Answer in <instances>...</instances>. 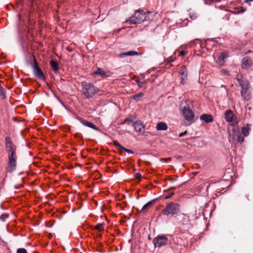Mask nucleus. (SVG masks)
Listing matches in <instances>:
<instances>
[{
	"instance_id": "obj_1",
	"label": "nucleus",
	"mask_w": 253,
	"mask_h": 253,
	"mask_svg": "<svg viewBox=\"0 0 253 253\" xmlns=\"http://www.w3.org/2000/svg\"><path fill=\"white\" fill-rule=\"evenodd\" d=\"M82 95L83 98L88 99L92 98L96 93L99 92V88L93 84L85 82L81 83Z\"/></svg>"
},
{
	"instance_id": "obj_2",
	"label": "nucleus",
	"mask_w": 253,
	"mask_h": 253,
	"mask_svg": "<svg viewBox=\"0 0 253 253\" xmlns=\"http://www.w3.org/2000/svg\"><path fill=\"white\" fill-rule=\"evenodd\" d=\"M145 20H146L145 12L143 10H136L134 15L126 20V22L130 24H136L140 23Z\"/></svg>"
},
{
	"instance_id": "obj_3",
	"label": "nucleus",
	"mask_w": 253,
	"mask_h": 253,
	"mask_svg": "<svg viewBox=\"0 0 253 253\" xmlns=\"http://www.w3.org/2000/svg\"><path fill=\"white\" fill-rule=\"evenodd\" d=\"M179 211V205L173 202H170L168 204L166 208L162 211L161 213L165 215L169 214L174 215Z\"/></svg>"
},
{
	"instance_id": "obj_4",
	"label": "nucleus",
	"mask_w": 253,
	"mask_h": 253,
	"mask_svg": "<svg viewBox=\"0 0 253 253\" xmlns=\"http://www.w3.org/2000/svg\"><path fill=\"white\" fill-rule=\"evenodd\" d=\"M5 148L6 151L8 153V158H17L16 155V148L14 146L10 138L8 136L5 137Z\"/></svg>"
},
{
	"instance_id": "obj_5",
	"label": "nucleus",
	"mask_w": 253,
	"mask_h": 253,
	"mask_svg": "<svg viewBox=\"0 0 253 253\" xmlns=\"http://www.w3.org/2000/svg\"><path fill=\"white\" fill-rule=\"evenodd\" d=\"M169 239L166 235H159L154 238L153 242L155 248H160L168 244Z\"/></svg>"
},
{
	"instance_id": "obj_6",
	"label": "nucleus",
	"mask_w": 253,
	"mask_h": 253,
	"mask_svg": "<svg viewBox=\"0 0 253 253\" xmlns=\"http://www.w3.org/2000/svg\"><path fill=\"white\" fill-rule=\"evenodd\" d=\"M230 135L234 142L242 143L244 141V136H242L240 128L237 126H233Z\"/></svg>"
},
{
	"instance_id": "obj_7",
	"label": "nucleus",
	"mask_w": 253,
	"mask_h": 253,
	"mask_svg": "<svg viewBox=\"0 0 253 253\" xmlns=\"http://www.w3.org/2000/svg\"><path fill=\"white\" fill-rule=\"evenodd\" d=\"M34 63L32 64V68L34 73V75L39 79L42 81L45 80V78L43 75V72L39 67L38 63L34 57Z\"/></svg>"
},
{
	"instance_id": "obj_8",
	"label": "nucleus",
	"mask_w": 253,
	"mask_h": 253,
	"mask_svg": "<svg viewBox=\"0 0 253 253\" xmlns=\"http://www.w3.org/2000/svg\"><path fill=\"white\" fill-rule=\"evenodd\" d=\"M182 114L185 119L188 121L194 119V114L192 110L188 106H185L182 110Z\"/></svg>"
},
{
	"instance_id": "obj_9",
	"label": "nucleus",
	"mask_w": 253,
	"mask_h": 253,
	"mask_svg": "<svg viewBox=\"0 0 253 253\" xmlns=\"http://www.w3.org/2000/svg\"><path fill=\"white\" fill-rule=\"evenodd\" d=\"M179 77L180 79V84H185L187 80V72L185 66L181 67L179 72Z\"/></svg>"
},
{
	"instance_id": "obj_10",
	"label": "nucleus",
	"mask_w": 253,
	"mask_h": 253,
	"mask_svg": "<svg viewBox=\"0 0 253 253\" xmlns=\"http://www.w3.org/2000/svg\"><path fill=\"white\" fill-rule=\"evenodd\" d=\"M133 126L136 131L140 135L143 134L145 130V127L143 123L140 121H137L133 123Z\"/></svg>"
},
{
	"instance_id": "obj_11",
	"label": "nucleus",
	"mask_w": 253,
	"mask_h": 253,
	"mask_svg": "<svg viewBox=\"0 0 253 253\" xmlns=\"http://www.w3.org/2000/svg\"><path fill=\"white\" fill-rule=\"evenodd\" d=\"M76 118L79 120L80 123L83 124V125L86 126H87V127H89L90 128H91L94 130H99V129L98 128V127H97L95 125H94L92 123L90 122H88L87 121H86V120H83L82 119H81L80 117H78V116H77L76 117Z\"/></svg>"
},
{
	"instance_id": "obj_12",
	"label": "nucleus",
	"mask_w": 253,
	"mask_h": 253,
	"mask_svg": "<svg viewBox=\"0 0 253 253\" xmlns=\"http://www.w3.org/2000/svg\"><path fill=\"white\" fill-rule=\"evenodd\" d=\"M252 59L248 56L244 57L242 60V68L243 69H247L252 65Z\"/></svg>"
},
{
	"instance_id": "obj_13",
	"label": "nucleus",
	"mask_w": 253,
	"mask_h": 253,
	"mask_svg": "<svg viewBox=\"0 0 253 253\" xmlns=\"http://www.w3.org/2000/svg\"><path fill=\"white\" fill-rule=\"evenodd\" d=\"M17 158H8V171L11 172L15 170L16 168Z\"/></svg>"
},
{
	"instance_id": "obj_14",
	"label": "nucleus",
	"mask_w": 253,
	"mask_h": 253,
	"mask_svg": "<svg viewBox=\"0 0 253 253\" xmlns=\"http://www.w3.org/2000/svg\"><path fill=\"white\" fill-rule=\"evenodd\" d=\"M224 118L228 122H233L235 119V116L233 111L231 110H227L224 114Z\"/></svg>"
},
{
	"instance_id": "obj_15",
	"label": "nucleus",
	"mask_w": 253,
	"mask_h": 253,
	"mask_svg": "<svg viewBox=\"0 0 253 253\" xmlns=\"http://www.w3.org/2000/svg\"><path fill=\"white\" fill-rule=\"evenodd\" d=\"M109 72H106L100 68H98L97 70L93 73V75H97L102 78L109 76Z\"/></svg>"
},
{
	"instance_id": "obj_16",
	"label": "nucleus",
	"mask_w": 253,
	"mask_h": 253,
	"mask_svg": "<svg viewBox=\"0 0 253 253\" xmlns=\"http://www.w3.org/2000/svg\"><path fill=\"white\" fill-rule=\"evenodd\" d=\"M138 52L136 51H129L126 52H122L119 54V56L121 58H124L127 56H134L138 55Z\"/></svg>"
},
{
	"instance_id": "obj_17",
	"label": "nucleus",
	"mask_w": 253,
	"mask_h": 253,
	"mask_svg": "<svg viewBox=\"0 0 253 253\" xmlns=\"http://www.w3.org/2000/svg\"><path fill=\"white\" fill-rule=\"evenodd\" d=\"M200 119L204 121L206 123H211L213 121V119L211 115L207 114H203L200 116Z\"/></svg>"
},
{
	"instance_id": "obj_18",
	"label": "nucleus",
	"mask_w": 253,
	"mask_h": 253,
	"mask_svg": "<svg viewBox=\"0 0 253 253\" xmlns=\"http://www.w3.org/2000/svg\"><path fill=\"white\" fill-rule=\"evenodd\" d=\"M168 129V126L166 123L160 122L157 125L156 129L157 130H166Z\"/></svg>"
},
{
	"instance_id": "obj_19",
	"label": "nucleus",
	"mask_w": 253,
	"mask_h": 253,
	"mask_svg": "<svg viewBox=\"0 0 253 253\" xmlns=\"http://www.w3.org/2000/svg\"><path fill=\"white\" fill-rule=\"evenodd\" d=\"M221 16H222V18L225 20H228L229 19L230 14L229 11L226 10H223L221 11L220 13Z\"/></svg>"
},
{
	"instance_id": "obj_20",
	"label": "nucleus",
	"mask_w": 253,
	"mask_h": 253,
	"mask_svg": "<svg viewBox=\"0 0 253 253\" xmlns=\"http://www.w3.org/2000/svg\"><path fill=\"white\" fill-rule=\"evenodd\" d=\"M241 96L245 100H249L250 99V96L248 92V89H246L245 90H242Z\"/></svg>"
},
{
	"instance_id": "obj_21",
	"label": "nucleus",
	"mask_w": 253,
	"mask_h": 253,
	"mask_svg": "<svg viewBox=\"0 0 253 253\" xmlns=\"http://www.w3.org/2000/svg\"><path fill=\"white\" fill-rule=\"evenodd\" d=\"M50 65L54 72H56L58 70V64L56 61L53 60H51Z\"/></svg>"
},
{
	"instance_id": "obj_22",
	"label": "nucleus",
	"mask_w": 253,
	"mask_h": 253,
	"mask_svg": "<svg viewBox=\"0 0 253 253\" xmlns=\"http://www.w3.org/2000/svg\"><path fill=\"white\" fill-rule=\"evenodd\" d=\"M249 125H247V126L243 127L242 128V134H243V136H247L249 133Z\"/></svg>"
},
{
	"instance_id": "obj_23",
	"label": "nucleus",
	"mask_w": 253,
	"mask_h": 253,
	"mask_svg": "<svg viewBox=\"0 0 253 253\" xmlns=\"http://www.w3.org/2000/svg\"><path fill=\"white\" fill-rule=\"evenodd\" d=\"M144 94L142 92H139L137 94H134L131 96V98L136 101H139L140 98L143 96Z\"/></svg>"
},
{
	"instance_id": "obj_24",
	"label": "nucleus",
	"mask_w": 253,
	"mask_h": 253,
	"mask_svg": "<svg viewBox=\"0 0 253 253\" xmlns=\"http://www.w3.org/2000/svg\"><path fill=\"white\" fill-rule=\"evenodd\" d=\"M155 200H152L150 201H149V202H148L147 203H146V204H145L143 207L142 208L141 210V211H142V212H145V210L147 209L148 207H149L151 205H152V204L155 202Z\"/></svg>"
},
{
	"instance_id": "obj_25",
	"label": "nucleus",
	"mask_w": 253,
	"mask_h": 253,
	"mask_svg": "<svg viewBox=\"0 0 253 253\" xmlns=\"http://www.w3.org/2000/svg\"><path fill=\"white\" fill-rule=\"evenodd\" d=\"M136 83L139 87L143 88L144 89L146 88V86L145 85V84L147 83L146 81L145 80L144 81L141 82L139 80H136Z\"/></svg>"
},
{
	"instance_id": "obj_26",
	"label": "nucleus",
	"mask_w": 253,
	"mask_h": 253,
	"mask_svg": "<svg viewBox=\"0 0 253 253\" xmlns=\"http://www.w3.org/2000/svg\"><path fill=\"white\" fill-rule=\"evenodd\" d=\"M181 215L183 216L182 221L183 223H187L190 222V216L188 215H187V214L182 213Z\"/></svg>"
},
{
	"instance_id": "obj_27",
	"label": "nucleus",
	"mask_w": 253,
	"mask_h": 253,
	"mask_svg": "<svg viewBox=\"0 0 253 253\" xmlns=\"http://www.w3.org/2000/svg\"><path fill=\"white\" fill-rule=\"evenodd\" d=\"M227 55L225 53H221L218 56V60L220 62H224V59L227 58Z\"/></svg>"
},
{
	"instance_id": "obj_28",
	"label": "nucleus",
	"mask_w": 253,
	"mask_h": 253,
	"mask_svg": "<svg viewBox=\"0 0 253 253\" xmlns=\"http://www.w3.org/2000/svg\"><path fill=\"white\" fill-rule=\"evenodd\" d=\"M104 223H99V224H97L95 226V229L98 230V231H102V230H104Z\"/></svg>"
},
{
	"instance_id": "obj_29",
	"label": "nucleus",
	"mask_w": 253,
	"mask_h": 253,
	"mask_svg": "<svg viewBox=\"0 0 253 253\" xmlns=\"http://www.w3.org/2000/svg\"><path fill=\"white\" fill-rule=\"evenodd\" d=\"M242 88V90H246L248 89L249 84L247 82H244L242 84L241 83L240 85Z\"/></svg>"
},
{
	"instance_id": "obj_30",
	"label": "nucleus",
	"mask_w": 253,
	"mask_h": 253,
	"mask_svg": "<svg viewBox=\"0 0 253 253\" xmlns=\"http://www.w3.org/2000/svg\"><path fill=\"white\" fill-rule=\"evenodd\" d=\"M189 14L190 18L193 20L197 19L198 17L197 14L195 12H190Z\"/></svg>"
},
{
	"instance_id": "obj_31",
	"label": "nucleus",
	"mask_w": 253,
	"mask_h": 253,
	"mask_svg": "<svg viewBox=\"0 0 253 253\" xmlns=\"http://www.w3.org/2000/svg\"><path fill=\"white\" fill-rule=\"evenodd\" d=\"M9 217V215L7 213H3L0 216V220L2 222L5 220Z\"/></svg>"
},
{
	"instance_id": "obj_32",
	"label": "nucleus",
	"mask_w": 253,
	"mask_h": 253,
	"mask_svg": "<svg viewBox=\"0 0 253 253\" xmlns=\"http://www.w3.org/2000/svg\"><path fill=\"white\" fill-rule=\"evenodd\" d=\"M0 96H1L3 99L6 98L5 92L4 88L2 87H1L0 89Z\"/></svg>"
},
{
	"instance_id": "obj_33",
	"label": "nucleus",
	"mask_w": 253,
	"mask_h": 253,
	"mask_svg": "<svg viewBox=\"0 0 253 253\" xmlns=\"http://www.w3.org/2000/svg\"><path fill=\"white\" fill-rule=\"evenodd\" d=\"M113 144L114 146L118 147L119 148L120 151L121 150V149H122V148L123 147L117 140H114L113 141Z\"/></svg>"
},
{
	"instance_id": "obj_34",
	"label": "nucleus",
	"mask_w": 253,
	"mask_h": 253,
	"mask_svg": "<svg viewBox=\"0 0 253 253\" xmlns=\"http://www.w3.org/2000/svg\"><path fill=\"white\" fill-rule=\"evenodd\" d=\"M124 151L129 154H133L134 153L132 150H131L130 149H128L127 148H126L124 147H123L122 149L121 150V151Z\"/></svg>"
},
{
	"instance_id": "obj_35",
	"label": "nucleus",
	"mask_w": 253,
	"mask_h": 253,
	"mask_svg": "<svg viewBox=\"0 0 253 253\" xmlns=\"http://www.w3.org/2000/svg\"><path fill=\"white\" fill-rule=\"evenodd\" d=\"M17 253H27V252L24 248H19L17 250Z\"/></svg>"
},
{
	"instance_id": "obj_36",
	"label": "nucleus",
	"mask_w": 253,
	"mask_h": 253,
	"mask_svg": "<svg viewBox=\"0 0 253 253\" xmlns=\"http://www.w3.org/2000/svg\"><path fill=\"white\" fill-rule=\"evenodd\" d=\"M132 121V119L129 118H127L126 119H125L122 123V124H124L126 123H129L131 122Z\"/></svg>"
},
{
	"instance_id": "obj_37",
	"label": "nucleus",
	"mask_w": 253,
	"mask_h": 253,
	"mask_svg": "<svg viewBox=\"0 0 253 253\" xmlns=\"http://www.w3.org/2000/svg\"><path fill=\"white\" fill-rule=\"evenodd\" d=\"M166 60L167 62L169 63L173 62L174 60V58H173L172 56H170L168 57Z\"/></svg>"
},
{
	"instance_id": "obj_38",
	"label": "nucleus",
	"mask_w": 253,
	"mask_h": 253,
	"mask_svg": "<svg viewBox=\"0 0 253 253\" xmlns=\"http://www.w3.org/2000/svg\"><path fill=\"white\" fill-rule=\"evenodd\" d=\"M186 133H187V131H184V132H183L181 133L179 135V136L180 137H183V136H184Z\"/></svg>"
},
{
	"instance_id": "obj_39",
	"label": "nucleus",
	"mask_w": 253,
	"mask_h": 253,
	"mask_svg": "<svg viewBox=\"0 0 253 253\" xmlns=\"http://www.w3.org/2000/svg\"><path fill=\"white\" fill-rule=\"evenodd\" d=\"M252 1H253V0H244L245 3H247L249 5H250V2Z\"/></svg>"
},
{
	"instance_id": "obj_40",
	"label": "nucleus",
	"mask_w": 253,
	"mask_h": 253,
	"mask_svg": "<svg viewBox=\"0 0 253 253\" xmlns=\"http://www.w3.org/2000/svg\"><path fill=\"white\" fill-rule=\"evenodd\" d=\"M239 84H241V83L242 84L244 81L241 80V79L237 78V79Z\"/></svg>"
},
{
	"instance_id": "obj_41",
	"label": "nucleus",
	"mask_w": 253,
	"mask_h": 253,
	"mask_svg": "<svg viewBox=\"0 0 253 253\" xmlns=\"http://www.w3.org/2000/svg\"><path fill=\"white\" fill-rule=\"evenodd\" d=\"M135 177L136 178H140L141 177V174L139 173H137L135 174Z\"/></svg>"
},
{
	"instance_id": "obj_42",
	"label": "nucleus",
	"mask_w": 253,
	"mask_h": 253,
	"mask_svg": "<svg viewBox=\"0 0 253 253\" xmlns=\"http://www.w3.org/2000/svg\"><path fill=\"white\" fill-rule=\"evenodd\" d=\"M185 54V52L184 51H181L180 52L179 55L182 56Z\"/></svg>"
},
{
	"instance_id": "obj_43",
	"label": "nucleus",
	"mask_w": 253,
	"mask_h": 253,
	"mask_svg": "<svg viewBox=\"0 0 253 253\" xmlns=\"http://www.w3.org/2000/svg\"><path fill=\"white\" fill-rule=\"evenodd\" d=\"M22 186V185H15L14 187L16 189H17L19 188Z\"/></svg>"
},
{
	"instance_id": "obj_44",
	"label": "nucleus",
	"mask_w": 253,
	"mask_h": 253,
	"mask_svg": "<svg viewBox=\"0 0 253 253\" xmlns=\"http://www.w3.org/2000/svg\"><path fill=\"white\" fill-rule=\"evenodd\" d=\"M222 72L225 74H227V75L229 74L228 72L226 70H222Z\"/></svg>"
},
{
	"instance_id": "obj_45",
	"label": "nucleus",
	"mask_w": 253,
	"mask_h": 253,
	"mask_svg": "<svg viewBox=\"0 0 253 253\" xmlns=\"http://www.w3.org/2000/svg\"><path fill=\"white\" fill-rule=\"evenodd\" d=\"M210 184H209L207 187V190H208L209 189V187H210Z\"/></svg>"
},
{
	"instance_id": "obj_46",
	"label": "nucleus",
	"mask_w": 253,
	"mask_h": 253,
	"mask_svg": "<svg viewBox=\"0 0 253 253\" xmlns=\"http://www.w3.org/2000/svg\"><path fill=\"white\" fill-rule=\"evenodd\" d=\"M169 197H170V196H167L166 197V199L169 198Z\"/></svg>"
},
{
	"instance_id": "obj_47",
	"label": "nucleus",
	"mask_w": 253,
	"mask_h": 253,
	"mask_svg": "<svg viewBox=\"0 0 253 253\" xmlns=\"http://www.w3.org/2000/svg\"><path fill=\"white\" fill-rule=\"evenodd\" d=\"M148 238H149V240H150V239H151V237H150V236L148 237Z\"/></svg>"
},
{
	"instance_id": "obj_48",
	"label": "nucleus",
	"mask_w": 253,
	"mask_h": 253,
	"mask_svg": "<svg viewBox=\"0 0 253 253\" xmlns=\"http://www.w3.org/2000/svg\"><path fill=\"white\" fill-rule=\"evenodd\" d=\"M148 13L150 14V13H151V12H148Z\"/></svg>"
},
{
	"instance_id": "obj_49",
	"label": "nucleus",
	"mask_w": 253,
	"mask_h": 253,
	"mask_svg": "<svg viewBox=\"0 0 253 253\" xmlns=\"http://www.w3.org/2000/svg\"><path fill=\"white\" fill-rule=\"evenodd\" d=\"M211 1H213L214 0H211Z\"/></svg>"
}]
</instances>
